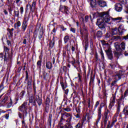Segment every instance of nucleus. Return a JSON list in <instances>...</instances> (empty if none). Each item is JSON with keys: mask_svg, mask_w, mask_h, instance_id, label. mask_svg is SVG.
<instances>
[{"mask_svg": "<svg viewBox=\"0 0 128 128\" xmlns=\"http://www.w3.org/2000/svg\"><path fill=\"white\" fill-rule=\"evenodd\" d=\"M101 17L102 20H103V22L108 24H112V20H113L114 22L118 20V22H119L121 21L122 20V18L120 17L114 18H112L110 16L109 11L101 13Z\"/></svg>", "mask_w": 128, "mask_h": 128, "instance_id": "nucleus-1", "label": "nucleus"}, {"mask_svg": "<svg viewBox=\"0 0 128 128\" xmlns=\"http://www.w3.org/2000/svg\"><path fill=\"white\" fill-rule=\"evenodd\" d=\"M114 46L116 50V52H115V56H118L122 54V52L126 50V43L122 42L120 45H119L118 42H115L114 44Z\"/></svg>", "mask_w": 128, "mask_h": 128, "instance_id": "nucleus-2", "label": "nucleus"}, {"mask_svg": "<svg viewBox=\"0 0 128 128\" xmlns=\"http://www.w3.org/2000/svg\"><path fill=\"white\" fill-rule=\"evenodd\" d=\"M72 115L70 113L65 112L62 114L60 121L64 122V120H66V122L70 124L72 122Z\"/></svg>", "mask_w": 128, "mask_h": 128, "instance_id": "nucleus-3", "label": "nucleus"}, {"mask_svg": "<svg viewBox=\"0 0 128 128\" xmlns=\"http://www.w3.org/2000/svg\"><path fill=\"white\" fill-rule=\"evenodd\" d=\"M26 106H28V102H24L18 108L20 112H23V120H24V116H26V114H28Z\"/></svg>", "mask_w": 128, "mask_h": 128, "instance_id": "nucleus-4", "label": "nucleus"}, {"mask_svg": "<svg viewBox=\"0 0 128 128\" xmlns=\"http://www.w3.org/2000/svg\"><path fill=\"white\" fill-rule=\"evenodd\" d=\"M80 32L82 38H84H84L86 39L88 38V30H86V28L84 27L83 29H81L80 30Z\"/></svg>", "mask_w": 128, "mask_h": 128, "instance_id": "nucleus-5", "label": "nucleus"}, {"mask_svg": "<svg viewBox=\"0 0 128 128\" xmlns=\"http://www.w3.org/2000/svg\"><path fill=\"white\" fill-rule=\"evenodd\" d=\"M36 1H33L32 5H30V4H28L26 6V10H28L29 8L30 12H34V10L36 8Z\"/></svg>", "mask_w": 128, "mask_h": 128, "instance_id": "nucleus-6", "label": "nucleus"}, {"mask_svg": "<svg viewBox=\"0 0 128 128\" xmlns=\"http://www.w3.org/2000/svg\"><path fill=\"white\" fill-rule=\"evenodd\" d=\"M104 22H100V20L98 19L96 24L100 28H102V30L106 32V28L104 27Z\"/></svg>", "mask_w": 128, "mask_h": 128, "instance_id": "nucleus-7", "label": "nucleus"}, {"mask_svg": "<svg viewBox=\"0 0 128 128\" xmlns=\"http://www.w3.org/2000/svg\"><path fill=\"white\" fill-rule=\"evenodd\" d=\"M124 74V72L120 70L114 76V78L116 80H118L122 78V76Z\"/></svg>", "mask_w": 128, "mask_h": 128, "instance_id": "nucleus-8", "label": "nucleus"}, {"mask_svg": "<svg viewBox=\"0 0 128 128\" xmlns=\"http://www.w3.org/2000/svg\"><path fill=\"white\" fill-rule=\"evenodd\" d=\"M102 106H104V103H101L100 107L98 110V118L96 122V124H98L100 122V120L102 118Z\"/></svg>", "mask_w": 128, "mask_h": 128, "instance_id": "nucleus-9", "label": "nucleus"}, {"mask_svg": "<svg viewBox=\"0 0 128 128\" xmlns=\"http://www.w3.org/2000/svg\"><path fill=\"white\" fill-rule=\"evenodd\" d=\"M112 34L110 31L108 32L106 34V38H112V40H118L120 38L119 36H112Z\"/></svg>", "mask_w": 128, "mask_h": 128, "instance_id": "nucleus-10", "label": "nucleus"}, {"mask_svg": "<svg viewBox=\"0 0 128 128\" xmlns=\"http://www.w3.org/2000/svg\"><path fill=\"white\" fill-rule=\"evenodd\" d=\"M60 10L62 12H64V14H70V12H68V7L66 6H60Z\"/></svg>", "mask_w": 128, "mask_h": 128, "instance_id": "nucleus-11", "label": "nucleus"}, {"mask_svg": "<svg viewBox=\"0 0 128 128\" xmlns=\"http://www.w3.org/2000/svg\"><path fill=\"white\" fill-rule=\"evenodd\" d=\"M114 102H116V97H112L110 100V103L108 106L109 109L112 110V106H114Z\"/></svg>", "mask_w": 128, "mask_h": 128, "instance_id": "nucleus-12", "label": "nucleus"}, {"mask_svg": "<svg viewBox=\"0 0 128 128\" xmlns=\"http://www.w3.org/2000/svg\"><path fill=\"white\" fill-rule=\"evenodd\" d=\"M62 126V122H60L58 124V126L60 128H73V127L72 126V124H70V123L66 124L64 126Z\"/></svg>", "mask_w": 128, "mask_h": 128, "instance_id": "nucleus-13", "label": "nucleus"}, {"mask_svg": "<svg viewBox=\"0 0 128 128\" xmlns=\"http://www.w3.org/2000/svg\"><path fill=\"white\" fill-rule=\"evenodd\" d=\"M110 32H111V34H112V35L113 36L118 34V32H120V34H122V32H120V28L118 29V28H115L111 29Z\"/></svg>", "mask_w": 128, "mask_h": 128, "instance_id": "nucleus-14", "label": "nucleus"}, {"mask_svg": "<svg viewBox=\"0 0 128 128\" xmlns=\"http://www.w3.org/2000/svg\"><path fill=\"white\" fill-rule=\"evenodd\" d=\"M115 10L116 12H122V6L120 4H115Z\"/></svg>", "mask_w": 128, "mask_h": 128, "instance_id": "nucleus-15", "label": "nucleus"}, {"mask_svg": "<svg viewBox=\"0 0 128 128\" xmlns=\"http://www.w3.org/2000/svg\"><path fill=\"white\" fill-rule=\"evenodd\" d=\"M98 4L101 6V8H104V6H106V2L99 0L98 2Z\"/></svg>", "mask_w": 128, "mask_h": 128, "instance_id": "nucleus-16", "label": "nucleus"}, {"mask_svg": "<svg viewBox=\"0 0 128 128\" xmlns=\"http://www.w3.org/2000/svg\"><path fill=\"white\" fill-rule=\"evenodd\" d=\"M26 20H24L22 22V32H26V28H28V24H26Z\"/></svg>", "mask_w": 128, "mask_h": 128, "instance_id": "nucleus-17", "label": "nucleus"}, {"mask_svg": "<svg viewBox=\"0 0 128 128\" xmlns=\"http://www.w3.org/2000/svg\"><path fill=\"white\" fill-rule=\"evenodd\" d=\"M12 60V56L10 55V54H7L6 53L4 55V62H8V60Z\"/></svg>", "mask_w": 128, "mask_h": 128, "instance_id": "nucleus-18", "label": "nucleus"}, {"mask_svg": "<svg viewBox=\"0 0 128 128\" xmlns=\"http://www.w3.org/2000/svg\"><path fill=\"white\" fill-rule=\"evenodd\" d=\"M46 68L48 70H52V64L50 62H48L46 63Z\"/></svg>", "mask_w": 128, "mask_h": 128, "instance_id": "nucleus-19", "label": "nucleus"}, {"mask_svg": "<svg viewBox=\"0 0 128 128\" xmlns=\"http://www.w3.org/2000/svg\"><path fill=\"white\" fill-rule=\"evenodd\" d=\"M29 102H30L31 104L36 103V99L34 96H30L29 98Z\"/></svg>", "mask_w": 128, "mask_h": 128, "instance_id": "nucleus-20", "label": "nucleus"}, {"mask_svg": "<svg viewBox=\"0 0 128 128\" xmlns=\"http://www.w3.org/2000/svg\"><path fill=\"white\" fill-rule=\"evenodd\" d=\"M107 54H108V58L110 60H112V54L110 52V50H107Z\"/></svg>", "mask_w": 128, "mask_h": 128, "instance_id": "nucleus-21", "label": "nucleus"}, {"mask_svg": "<svg viewBox=\"0 0 128 128\" xmlns=\"http://www.w3.org/2000/svg\"><path fill=\"white\" fill-rule=\"evenodd\" d=\"M36 102H37L38 106H41L42 104V98L40 97V96H38L36 98Z\"/></svg>", "mask_w": 128, "mask_h": 128, "instance_id": "nucleus-22", "label": "nucleus"}, {"mask_svg": "<svg viewBox=\"0 0 128 128\" xmlns=\"http://www.w3.org/2000/svg\"><path fill=\"white\" fill-rule=\"evenodd\" d=\"M96 0H91L90 6L92 8H94L96 6Z\"/></svg>", "mask_w": 128, "mask_h": 128, "instance_id": "nucleus-23", "label": "nucleus"}, {"mask_svg": "<svg viewBox=\"0 0 128 128\" xmlns=\"http://www.w3.org/2000/svg\"><path fill=\"white\" fill-rule=\"evenodd\" d=\"M6 100H8V96H5V97H2V98L0 102H2V104H4L6 102Z\"/></svg>", "mask_w": 128, "mask_h": 128, "instance_id": "nucleus-24", "label": "nucleus"}, {"mask_svg": "<svg viewBox=\"0 0 128 128\" xmlns=\"http://www.w3.org/2000/svg\"><path fill=\"white\" fill-rule=\"evenodd\" d=\"M36 66H37V68H42V60H41L38 61V62L36 63Z\"/></svg>", "mask_w": 128, "mask_h": 128, "instance_id": "nucleus-25", "label": "nucleus"}, {"mask_svg": "<svg viewBox=\"0 0 128 128\" xmlns=\"http://www.w3.org/2000/svg\"><path fill=\"white\" fill-rule=\"evenodd\" d=\"M110 112L108 110H106L104 113V117L108 118V114H110Z\"/></svg>", "mask_w": 128, "mask_h": 128, "instance_id": "nucleus-26", "label": "nucleus"}, {"mask_svg": "<svg viewBox=\"0 0 128 128\" xmlns=\"http://www.w3.org/2000/svg\"><path fill=\"white\" fill-rule=\"evenodd\" d=\"M20 26H21L20 22V21H18L17 22V23L14 24V28H20Z\"/></svg>", "mask_w": 128, "mask_h": 128, "instance_id": "nucleus-27", "label": "nucleus"}, {"mask_svg": "<svg viewBox=\"0 0 128 128\" xmlns=\"http://www.w3.org/2000/svg\"><path fill=\"white\" fill-rule=\"evenodd\" d=\"M68 40H70V36H65V37L64 38V42H68Z\"/></svg>", "mask_w": 128, "mask_h": 128, "instance_id": "nucleus-28", "label": "nucleus"}, {"mask_svg": "<svg viewBox=\"0 0 128 128\" xmlns=\"http://www.w3.org/2000/svg\"><path fill=\"white\" fill-rule=\"evenodd\" d=\"M4 50L5 52V54H10L8 53L10 49H8V48L7 47H4Z\"/></svg>", "mask_w": 128, "mask_h": 128, "instance_id": "nucleus-29", "label": "nucleus"}, {"mask_svg": "<svg viewBox=\"0 0 128 128\" xmlns=\"http://www.w3.org/2000/svg\"><path fill=\"white\" fill-rule=\"evenodd\" d=\"M102 36V32L101 31H98L97 32V36H98V38H100Z\"/></svg>", "mask_w": 128, "mask_h": 128, "instance_id": "nucleus-30", "label": "nucleus"}, {"mask_svg": "<svg viewBox=\"0 0 128 128\" xmlns=\"http://www.w3.org/2000/svg\"><path fill=\"white\" fill-rule=\"evenodd\" d=\"M123 112L125 116H128V110L124 108L123 110Z\"/></svg>", "mask_w": 128, "mask_h": 128, "instance_id": "nucleus-31", "label": "nucleus"}, {"mask_svg": "<svg viewBox=\"0 0 128 128\" xmlns=\"http://www.w3.org/2000/svg\"><path fill=\"white\" fill-rule=\"evenodd\" d=\"M49 46H50V48H54V42L52 41L51 42H50Z\"/></svg>", "mask_w": 128, "mask_h": 128, "instance_id": "nucleus-32", "label": "nucleus"}, {"mask_svg": "<svg viewBox=\"0 0 128 128\" xmlns=\"http://www.w3.org/2000/svg\"><path fill=\"white\" fill-rule=\"evenodd\" d=\"M12 106V99H10V102L8 104L7 106L9 108Z\"/></svg>", "mask_w": 128, "mask_h": 128, "instance_id": "nucleus-33", "label": "nucleus"}, {"mask_svg": "<svg viewBox=\"0 0 128 128\" xmlns=\"http://www.w3.org/2000/svg\"><path fill=\"white\" fill-rule=\"evenodd\" d=\"M76 128H82V124L81 123H78L76 126Z\"/></svg>", "mask_w": 128, "mask_h": 128, "instance_id": "nucleus-34", "label": "nucleus"}, {"mask_svg": "<svg viewBox=\"0 0 128 128\" xmlns=\"http://www.w3.org/2000/svg\"><path fill=\"white\" fill-rule=\"evenodd\" d=\"M14 13L16 16H20V11H14Z\"/></svg>", "mask_w": 128, "mask_h": 128, "instance_id": "nucleus-35", "label": "nucleus"}, {"mask_svg": "<svg viewBox=\"0 0 128 128\" xmlns=\"http://www.w3.org/2000/svg\"><path fill=\"white\" fill-rule=\"evenodd\" d=\"M108 117H104V124L106 125V124L107 122H108Z\"/></svg>", "mask_w": 128, "mask_h": 128, "instance_id": "nucleus-36", "label": "nucleus"}, {"mask_svg": "<svg viewBox=\"0 0 128 128\" xmlns=\"http://www.w3.org/2000/svg\"><path fill=\"white\" fill-rule=\"evenodd\" d=\"M100 54H101V58H102V60H104V52H101Z\"/></svg>", "mask_w": 128, "mask_h": 128, "instance_id": "nucleus-37", "label": "nucleus"}, {"mask_svg": "<svg viewBox=\"0 0 128 128\" xmlns=\"http://www.w3.org/2000/svg\"><path fill=\"white\" fill-rule=\"evenodd\" d=\"M64 110H65L66 112H70L72 110V109H70V108L69 107H67L66 108H64Z\"/></svg>", "mask_w": 128, "mask_h": 128, "instance_id": "nucleus-38", "label": "nucleus"}, {"mask_svg": "<svg viewBox=\"0 0 128 128\" xmlns=\"http://www.w3.org/2000/svg\"><path fill=\"white\" fill-rule=\"evenodd\" d=\"M28 86H32V78L28 80Z\"/></svg>", "mask_w": 128, "mask_h": 128, "instance_id": "nucleus-39", "label": "nucleus"}, {"mask_svg": "<svg viewBox=\"0 0 128 128\" xmlns=\"http://www.w3.org/2000/svg\"><path fill=\"white\" fill-rule=\"evenodd\" d=\"M20 12L21 14H24V7L20 8Z\"/></svg>", "mask_w": 128, "mask_h": 128, "instance_id": "nucleus-40", "label": "nucleus"}, {"mask_svg": "<svg viewBox=\"0 0 128 128\" xmlns=\"http://www.w3.org/2000/svg\"><path fill=\"white\" fill-rule=\"evenodd\" d=\"M50 98L47 97L46 99V104H50Z\"/></svg>", "mask_w": 128, "mask_h": 128, "instance_id": "nucleus-41", "label": "nucleus"}, {"mask_svg": "<svg viewBox=\"0 0 128 128\" xmlns=\"http://www.w3.org/2000/svg\"><path fill=\"white\" fill-rule=\"evenodd\" d=\"M110 66L111 68L113 69L114 68H116V65L114 64H110Z\"/></svg>", "mask_w": 128, "mask_h": 128, "instance_id": "nucleus-42", "label": "nucleus"}, {"mask_svg": "<svg viewBox=\"0 0 128 128\" xmlns=\"http://www.w3.org/2000/svg\"><path fill=\"white\" fill-rule=\"evenodd\" d=\"M115 122H116V116H114V120L112 121V124H114Z\"/></svg>", "mask_w": 128, "mask_h": 128, "instance_id": "nucleus-43", "label": "nucleus"}, {"mask_svg": "<svg viewBox=\"0 0 128 128\" xmlns=\"http://www.w3.org/2000/svg\"><path fill=\"white\" fill-rule=\"evenodd\" d=\"M60 85L62 87V90H64V82H60Z\"/></svg>", "mask_w": 128, "mask_h": 128, "instance_id": "nucleus-44", "label": "nucleus"}, {"mask_svg": "<svg viewBox=\"0 0 128 128\" xmlns=\"http://www.w3.org/2000/svg\"><path fill=\"white\" fill-rule=\"evenodd\" d=\"M22 126H26V122H24V120H23L22 121Z\"/></svg>", "mask_w": 128, "mask_h": 128, "instance_id": "nucleus-45", "label": "nucleus"}, {"mask_svg": "<svg viewBox=\"0 0 128 128\" xmlns=\"http://www.w3.org/2000/svg\"><path fill=\"white\" fill-rule=\"evenodd\" d=\"M6 112L0 108V114H4Z\"/></svg>", "mask_w": 128, "mask_h": 128, "instance_id": "nucleus-46", "label": "nucleus"}, {"mask_svg": "<svg viewBox=\"0 0 128 128\" xmlns=\"http://www.w3.org/2000/svg\"><path fill=\"white\" fill-rule=\"evenodd\" d=\"M70 30L72 32H74V34L76 33V29L74 28H71Z\"/></svg>", "mask_w": 128, "mask_h": 128, "instance_id": "nucleus-47", "label": "nucleus"}, {"mask_svg": "<svg viewBox=\"0 0 128 128\" xmlns=\"http://www.w3.org/2000/svg\"><path fill=\"white\" fill-rule=\"evenodd\" d=\"M98 104H100V102L98 101H97L96 103V104H95V108H96L98 106Z\"/></svg>", "mask_w": 128, "mask_h": 128, "instance_id": "nucleus-48", "label": "nucleus"}, {"mask_svg": "<svg viewBox=\"0 0 128 128\" xmlns=\"http://www.w3.org/2000/svg\"><path fill=\"white\" fill-rule=\"evenodd\" d=\"M8 118H10V114H6L5 116V118L6 120H8Z\"/></svg>", "mask_w": 128, "mask_h": 128, "instance_id": "nucleus-49", "label": "nucleus"}, {"mask_svg": "<svg viewBox=\"0 0 128 128\" xmlns=\"http://www.w3.org/2000/svg\"><path fill=\"white\" fill-rule=\"evenodd\" d=\"M28 80V72H26V80Z\"/></svg>", "mask_w": 128, "mask_h": 128, "instance_id": "nucleus-50", "label": "nucleus"}, {"mask_svg": "<svg viewBox=\"0 0 128 128\" xmlns=\"http://www.w3.org/2000/svg\"><path fill=\"white\" fill-rule=\"evenodd\" d=\"M88 16H85V22H88Z\"/></svg>", "mask_w": 128, "mask_h": 128, "instance_id": "nucleus-51", "label": "nucleus"}, {"mask_svg": "<svg viewBox=\"0 0 128 128\" xmlns=\"http://www.w3.org/2000/svg\"><path fill=\"white\" fill-rule=\"evenodd\" d=\"M73 66H74V68H76V65H74V64H76V62H74V61H72L71 62Z\"/></svg>", "mask_w": 128, "mask_h": 128, "instance_id": "nucleus-52", "label": "nucleus"}, {"mask_svg": "<svg viewBox=\"0 0 128 128\" xmlns=\"http://www.w3.org/2000/svg\"><path fill=\"white\" fill-rule=\"evenodd\" d=\"M8 10L10 14H12V7L8 8Z\"/></svg>", "mask_w": 128, "mask_h": 128, "instance_id": "nucleus-53", "label": "nucleus"}, {"mask_svg": "<svg viewBox=\"0 0 128 128\" xmlns=\"http://www.w3.org/2000/svg\"><path fill=\"white\" fill-rule=\"evenodd\" d=\"M90 100L88 99V108H90Z\"/></svg>", "mask_w": 128, "mask_h": 128, "instance_id": "nucleus-54", "label": "nucleus"}, {"mask_svg": "<svg viewBox=\"0 0 128 128\" xmlns=\"http://www.w3.org/2000/svg\"><path fill=\"white\" fill-rule=\"evenodd\" d=\"M76 111L77 112H78V114H80V108H76Z\"/></svg>", "mask_w": 128, "mask_h": 128, "instance_id": "nucleus-55", "label": "nucleus"}, {"mask_svg": "<svg viewBox=\"0 0 128 128\" xmlns=\"http://www.w3.org/2000/svg\"><path fill=\"white\" fill-rule=\"evenodd\" d=\"M18 116H19V118H22V120H24V119H23V118H24V117L22 118V114L19 113V114H18Z\"/></svg>", "mask_w": 128, "mask_h": 128, "instance_id": "nucleus-56", "label": "nucleus"}, {"mask_svg": "<svg viewBox=\"0 0 128 128\" xmlns=\"http://www.w3.org/2000/svg\"><path fill=\"white\" fill-rule=\"evenodd\" d=\"M21 96H24V91H22L20 93Z\"/></svg>", "mask_w": 128, "mask_h": 128, "instance_id": "nucleus-57", "label": "nucleus"}, {"mask_svg": "<svg viewBox=\"0 0 128 128\" xmlns=\"http://www.w3.org/2000/svg\"><path fill=\"white\" fill-rule=\"evenodd\" d=\"M76 104H74L72 107L73 110H74V109L76 110Z\"/></svg>", "mask_w": 128, "mask_h": 128, "instance_id": "nucleus-58", "label": "nucleus"}, {"mask_svg": "<svg viewBox=\"0 0 128 128\" xmlns=\"http://www.w3.org/2000/svg\"><path fill=\"white\" fill-rule=\"evenodd\" d=\"M124 94L125 96H128V90H126Z\"/></svg>", "mask_w": 128, "mask_h": 128, "instance_id": "nucleus-59", "label": "nucleus"}, {"mask_svg": "<svg viewBox=\"0 0 128 128\" xmlns=\"http://www.w3.org/2000/svg\"><path fill=\"white\" fill-rule=\"evenodd\" d=\"M61 28L62 30H66V28H64V26H62Z\"/></svg>", "mask_w": 128, "mask_h": 128, "instance_id": "nucleus-60", "label": "nucleus"}, {"mask_svg": "<svg viewBox=\"0 0 128 128\" xmlns=\"http://www.w3.org/2000/svg\"><path fill=\"white\" fill-rule=\"evenodd\" d=\"M4 14H6V15L8 14V11H6V10H4Z\"/></svg>", "mask_w": 128, "mask_h": 128, "instance_id": "nucleus-61", "label": "nucleus"}, {"mask_svg": "<svg viewBox=\"0 0 128 128\" xmlns=\"http://www.w3.org/2000/svg\"><path fill=\"white\" fill-rule=\"evenodd\" d=\"M55 62H56V59L54 58H53L52 60V62L53 64H54Z\"/></svg>", "mask_w": 128, "mask_h": 128, "instance_id": "nucleus-62", "label": "nucleus"}, {"mask_svg": "<svg viewBox=\"0 0 128 128\" xmlns=\"http://www.w3.org/2000/svg\"><path fill=\"white\" fill-rule=\"evenodd\" d=\"M23 44H26V39L24 40Z\"/></svg>", "mask_w": 128, "mask_h": 128, "instance_id": "nucleus-63", "label": "nucleus"}, {"mask_svg": "<svg viewBox=\"0 0 128 128\" xmlns=\"http://www.w3.org/2000/svg\"><path fill=\"white\" fill-rule=\"evenodd\" d=\"M65 94H68V89H66V90H65Z\"/></svg>", "mask_w": 128, "mask_h": 128, "instance_id": "nucleus-64", "label": "nucleus"}]
</instances>
